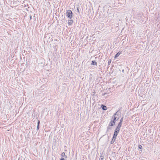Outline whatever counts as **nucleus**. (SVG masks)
<instances>
[{
    "instance_id": "13",
    "label": "nucleus",
    "mask_w": 160,
    "mask_h": 160,
    "mask_svg": "<svg viewBox=\"0 0 160 160\" xmlns=\"http://www.w3.org/2000/svg\"><path fill=\"white\" fill-rule=\"evenodd\" d=\"M111 60H109L108 61V64L109 65L110 63H111Z\"/></svg>"
},
{
    "instance_id": "7",
    "label": "nucleus",
    "mask_w": 160,
    "mask_h": 160,
    "mask_svg": "<svg viewBox=\"0 0 160 160\" xmlns=\"http://www.w3.org/2000/svg\"><path fill=\"white\" fill-rule=\"evenodd\" d=\"M97 62L95 61H92L91 64L92 65H97Z\"/></svg>"
},
{
    "instance_id": "17",
    "label": "nucleus",
    "mask_w": 160,
    "mask_h": 160,
    "mask_svg": "<svg viewBox=\"0 0 160 160\" xmlns=\"http://www.w3.org/2000/svg\"><path fill=\"white\" fill-rule=\"evenodd\" d=\"M77 12H79V11L78 7L77 8Z\"/></svg>"
},
{
    "instance_id": "6",
    "label": "nucleus",
    "mask_w": 160,
    "mask_h": 160,
    "mask_svg": "<svg viewBox=\"0 0 160 160\" xmlns=\"http://www.w3.org/2000/svg\"><path fill=\"white\" fill-rule=\"evenodd\" d=\"M116 138L113 137L112 140L111 142V143H113L115 141Z\"/></svg>"
},
{
    "instance_id": "8",
    "label": "nucleus",
    "mask_w": 160,
    "mask_h": 160,
    "mask_svg": "<svg viewBox=\"0 0 160 160\" xmlns=\"http://www.w3.org/2000/svg\"><path fill=\"white\" fill-rule=\"evenodd\" d=\"M72 22H73V21L72 20L68 21V24L69 25H71L72 23Z\"/></svg>"
},
{
    "instance_id": "9",
    "label": "nucleus",
    "mask_w": 160,
    "mask_h": 160,
    "mask_svg": "<svg viewBox=\"0 0 160 160\" xmlns=\"http://www.w3.org/2000/svg\"><path fill=\"white\" fill-rule=\"evenodd\" d=\"M61 155L63 157H65L66 158L67 157V156L65 155V153L64 152H63L62 153Z\"/></svg>"
},
{
    "instance_id": "3",
    "label": "nucleus",
    "mask_w": 160,
    "mask_h": 160,
    "mask_svg": "<svg viewBox=\"0 0 160 160\" xmlns=\"http://www.w3.org/2000/svg\"><path fill=\"white\" fill-rule=\"evenodd\" d=\"M116 115V113H115L114 114L112 117V118H113V120L112 121V123H113V124H115V121L118 119H116L117 118L115 117Z\"/></svg>"
},
{
    "instance_id": "18",
    "label": "nucleus",
    "mask_w": 160,
    "mask_h": 160,
    "mask_svg": "<svg viewBox=\"0 0 160 160\" xmlns=\"http://www.w3.org/2000/svg\"><path fill=\"white\" fill-rule=\"evenodd\" d=\"M39 126L37 125V130H38L39 129Z\"/></svg>"
},
{
    "instance_id": "19",
    "label": "nucleus",
    "mask_w": 160,
    "mask_h": 160,
    "mask_svg": "<svg viewBox=\"0 0 160 160\" xmlns=\"http://www.w3.org/2000/svg\"><path fill=\"white\" fill-rule=\"evenodd\" d=\"M60 160H65L64 158H61Z\"/></svg>"
},
{
    "instance_id": "20",
    "label": "nucleus",
    "mask_w": 160,
    "mask_h": 160,
    "mask_svg": "<svg viewBox=\"0 0 160 160\" xmlns=\"http://www.w3.org/2000/svg\"><path fill=\"white\" fill-rule=\"evenodd\" d=\"M30 19H32V16L30 15Z\"/></svg>"
},
{
    "instance_id": "12",
    "label": "nucleus",
    "mask_w": 160,
    "mask_h": 160,
    "mask_svg": "<svg viewBox=\"0 0 160 160\" xmlns=\"http://www.w3.org/2000/svg\"><path fill=\"white\" fill-rule=\"evenodd\" d=\"M103 156H101L99 160H103Z\"/></svg>"
},
{
    "instance_id": "1",
    "label": "nucleus",
    "mask_w": 160,
    "mask_h": 160,
    "mask_svg": "<svg viewBox=\"0 0 160 160\" xmlns=\"http://www.w3.org/2000/svg\"><path fill=\"white\" fill-rule=\"evenodd\" d=\"M67 16L70 18H71L72 16V14H73L71 10H67Z\"/></svg>"
},
{
    "instance_id": "15",
    "label": "nucleus",
    "mask_w": 160,
    "mask_h": 160,
    "mask_svg": "<svg viewBox=\"0 0 160 160\" xmlns=\"http://www.w3.org/2000/svg\"><path fill=\"white\" fill-rule=\"evenodd\" d=\"M40 123V121L38 120V123H37V125L39 126Z\"/></svg>"
},
{
    "instance_id": "14",
    "label": "nucleus",
    "mask_w": 160,
    "mask_h": 160,
    "mask_svg": "<svg viewBox=\"0 0 160 160\" xmlns=\"http://www.w3.org/2000/svg\"><path fill=\"white\" fill-rule=\"evenodd\" d=\"M123 118H122L120 120V122H121L122 123V122L123 121Z\"/></svg>"
},
{
    "instance_id": "5",
    "label": "nucleus",
    "mask_w": 160,
    "mask_h": 160,
    "mask_svg": "<svg viewBox=\"0 0 160 160\" xmlns=\"http://www.w3.org/2000/svg\"><path fill=\"white\" fill-rule=\"evenodd\" d=\"M121 53V52H118L117 54H116V55H115L114 57V58L116 59L117 57H118L119 55Z\"/></svg>"
},
{
    "instance_id": "10",
    "label": "nucleus",
    "mask_w": 160,
    "mask_h": 160,
    "mask_svg": "<svg viewBox=\"0 0 160 160\" xmlns=\"http://www.w3.org/2000/svg\"><path fill=\"white\" fill-rule=\"evenodd\" d=\"M103 106V107L102 108V109L103 110H106L107 109V107L105 106L102 105Z\"/></svg>"
},
{
    "instance_id": "16",
    "label": "nucleus",
    "mask_w": 160,
    "mask_h": 160,
    "mask_svg": "<svg viewBox=\"0 0 160 160\" xmlns=\"http://www.w3.org/2000/svg\"><path fill=\"white\" fill-rule=\"evenodd\" d=\"M138 148H139L141 149V148H142V146L141 145H139V146H138Z\"/></svg>"
},
{
    "instance_id": "4",
    "label": "nucleus",
    "mask_w": 160,
    "mask_h": 160,
    "mask_svg": "<svg viewBox=\"0 0 160 160\" xmlns=\"http://www.w3.org/2000/svg\"><path fill=\"white\" fill-rule=\"evenodd\" d=\"M122 124V123L120 122L119 123L116 128H117V129L118 128L120 130V128Z\"/></svg>"
},
{
    "instance_id": "2",
    "label": "nucleus",
    "mask_w": 160,
    "mask_h": 160,
    "mask_svg": "<svg viewBox=\"0 0 160 160\" xmlns=\"http://www.w3.org/2000/svg\"><path fill=\"white\" fill-rule=\"evenodd\" d=\"M120 130L118 128H116L113 137L116 138V137L119 131Z\"/></svg>"
},
{
    "instance_id": "11",
    "label": "nucleus",
    "mask_w": 160,
    "mask_h": 160,
    "mask_svg": "<svg viewBox=\"0 0 160 160\" xmlns=\"http://www.w3.org/2000/svg\"><path fill=\"white\" fill-rule=\"evenodd\" d=\"M114 125V124H113V123H112V121L111 122H110V123H109V125L110 126H113Z\"/></svg>"
}]
</instances>
